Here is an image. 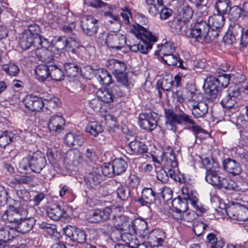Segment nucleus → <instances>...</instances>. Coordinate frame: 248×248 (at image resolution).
<instances>
[{
	"instance_id": "1",
	"label": "nucleus",
	"mask_w": 248,
	"mask_h": 248,
	"mask_svg": "<svg viewBox=\"0 0 248 248\" xmlns=\"http://www.w3.org/2000/svg\"><path fill=\"white\" fill-rule=\"evenodd\" d=\"M166 125L168 129L175 132L178 128L176 124L187 125V129L191 130L195 135L202 133L204 129L197 125L192 117L184 111L174 112L173 109H165Z\"/></svg>"
},
{
	"instance_id": "2",
	"label": "nucleus",
	"mask_w": 248,
	"mask_h": 248,
	"mask_svg": "<svg viewBox=\"0 0 248 248\" xmlns=\"http://www.w3.org/2000/svg\"><path fill=\"white\" fill-rule=\"evenodd\" d=\"M230 80L229 75H219L217 78L211 75L207 76L204 80V86L206 87L207 100L215 102L220 96L223 88L228 85Z\"/></svg>"
},
{
	"instance_id": "3",
	"label": "nucleus",
	"mask_w": 248,
	"mask_h": 248,
	"mask_svg": "<svg viewBox=\"0 0 248 248\" xmlns=\"http://www.w3.org/2000/svg\"><path fill=\"white\" fill-rule=\"evenodd\" d=\"M135 34L140 40L137 44L130 45V50L134 52H140L142 54H147L149 50L152 48V43L157 41L156 36L140 26H139L136 29Z\"/></svg>"
},
{
	"instance_id": "4",
	"label": "nucleus",
	"mask_w": 248,
	"mask_h": 248,
	"mask_svg": "<svg viewBox=\"0 0 248 248\" xmlns=\"http://www.w3.org/2000/svg\"><path fill=\"white\" fill-rule=\"evenodd\" d=\"M214 170H206L205 180L211 185L219 188H224L228 190L240 191L241 189L233 181L221 177L218 175L219 167L218 163H215Z\"/></svg>"
},
{
	"instance_id": "5",
	"label": "nucleus",
	"mask_w": 248,
	"mask_h": 248,
	"mask_svg": "<svg viewBox=\"0 0 248 248\" xmlns=\"http://www.w3.org/2000/svg\"><path fill=\"white\" fill-rule=\"evenodd\" d=\"M46 164V160L44 154L37 151L30 153L24 157L19 164V167L25 171L30 170L32 172L39 173Z\"/></svg>"
},
{
	"instance_id": "6",
	"label": "nucleus",
	"mask_w": 248,
	"mask_h": 248,
	"mask_svg": "<svg viewBox=\"0 0 248 248\" xmlns=\"http://www.w3.org/2000/svg\"><path fill=\"white\" fill-rule=\"evenodd\" d=\"M240 97V92L237 87H230L227 92L223 93L220 103L225 108L226 115L231 116L237 111Z\"/></svg>"
},
{
	"instance_id": "7",
	"label": "nucleus",
	"mask_w": 248,
	"mask_h": 248,
	"mask_svg": "<svg viewBox=\"0 0 248 248\" xmlns=\"http://www.w3.org/2000/svg\"><path fill=\"white\" fill-rule=\"evenodd\" d=\"M209 31V26L205 21H198L190 28H187L186 35L189 38L193 39L199 42H202L206 39L207 31Z\"/></svg>"
},
{
	"instance_id": "8",
	"label": "nucleus",
	"mask_w": 248,
	"mask_h": 248,
	"mask_svg": "<svg viewBox=\"0 0 248 248\" xmlns=\"http://www.w3.org/2000/svg\"><path fill=\"white\" fill-rule=\"evenodd\" d=\"M28 214V212L26 208H16L13 206H9L8 209L4 212L1 217L6 223H13L16 225L20 219L26 217Z\"/></svg>"
},
{
	"instance_id": "9",
	"label": "nucleus",
	"mask_w": 248,
	"mask_h": 248,
	"mask_svg": "<svg viewBox=\"0 0 248 248\" xmlns=\"http://www.w3.org/2000/svg\"><path fill=\"white\" fill-rule=\"evenodd\" d=\"M124 94L120 89L118 85H114L112 87H106L104 89L99 90L96 93L97 97L100 101L110 103L114 101V99L118 96H122Z\"/></svg>"
},
{
	"instance_id": "10",
	"label": "nucleus",
	"mask_w": 248,
	"mask_h": 248,
	"mask_svg": "<svg viewBox=\"0 0 248 248\" xmlns=\"http://www.w3.org/2000/svg\"><path fill=\"white\" fill-rule=\"evenodd\" d=\"M120 208H110L106 207L103 209H95L93 210L89 215L88 220L92 223H99L108 220L111 215L112 212L120 210Z\"/></svg>"
},
{
	"instance_id": "11",
	"label": "nucleus",
	"mask_w": 248,
	"mask_h": 248,
	"mask_svg": "<svg viewBox=\"0 0 248 248\" xmlns=\"http://www.w3.org/2000/svg\"><path fill=\"white\" fill-rule=\"evenodd\" d=\"M80 26L85 34L87 36L94 35L98 30V20L93 16L83 17L81 20Z\"/></svg>"
},
{
	"instance_id": "12",
	"label": "nucleus",
	"mask_w": 248,
	"mask_h": 248,
	"mask_svg": "<svg viewBox=\"0 0 248 248\" xmlns=\"http://www.w3.org/2000/svg\"><path fill=\"white\" fill-rule=\"evenodd\" d=\"M126 37L120 33H108L106 39V44L112 49L120 50L126 44Z\"/></svg>"
},
{
	"instance_id": "13",
	"label": "nucleus",
	"mask_w": 248,
	"mask_h": 248,
	"mask_svg": "<svg viewBox=\"0 0 248 248\" xmlns=\"http://www.w3.org/2000/svg\"><path fill=\"white\" fill-rule=\"evenodd\" d=\"M64 234L71 240L79 243H83L86 241L85 232L75 226H67L63 229Z\"/></svg>"
},
{
	"instance_id": "14",
	"label": "nucleus",
	"mask_w": 248,
	"mask_h": 248,
	"mask_svg": "<svg viewBox=\"0 0 248 248\" xmlns=\"http://www.w3.org/2000/svg\"><path fill=\"white\" fill-rule=\"evenodd\" d=\"M139 125L143 129L152 131L157 125V121L152 112L141 113L139 116Z\"/></svg>"
},
{
	"instance_id": "15",
	"label": "nucleus",
	"mask_w": 248,
	"mask_h": 248,
	"mask_svg": "<svg viewBox=\"0 0 248 248\" xmlns=\"http://www.w3.org/2000/svg\"><path fill=\"white\" fill-rule=\"evenodd\" d=\"M101 177L100 170L93 167L84 177V182L88 187L95 188L101 183Z\"/></svg>"
},
{
	"instance_id": "16",
	"label": "nucleus",
	"mask_w": 248,
	"mask_h": 248,
	"mask_svg": "<svg viewBox=\"0 0 248 248\" xmlns=\"http://www.w3.org/2000/svg\"><path fill=\"white\" fill-rule=\"evenodd\" d=\"M122 240L125 243V245L118 244L115 248H135L134 242H137L136 236L127 232H118V237H114V241Z\"/></svg>"
},
{
	"instance_id": "17",
	"label": "nucleus",
	"mask_w": 248,
	"mask_h": 248,
	"mask_svg": "<svg viewBox=\"0 0 248 248\" xmlns=\"http://www.w3.org/2000/svg\"><path fill=\"white\" fill-rule=\"evenodd\" d=\"M65 125V120L62 116L54 115L49 119L48 128L50 131L59 134L63 130Z\"/></svg>"
},
{
	"instance_id": "18",
	"label": "nucleus",
	"mask_w": 248,
	"mask_h": 248,
	"mask_svg": "<svg viewBox=\"0 0 248 248\" xmlns=\"http://www.w3.org/2000/svg\"><path fill=\"white\" fill-rule=\"evenodd\" d=\"M46 214L49 218L55 221L61 218H66L67 216L66 211L64 208L57 204H52L47 208Z\"/></svg>"
},
{
	"instance_id": "19",
	"label": "nucleus",
	"mask_w": 248,
	"mask_h": 248,
	"mask_svg": "<svg viewBox=\"0 0 248 248\" xmlns=\"http://www.w3.org/2000/svg\"><path fill=\"white\" fill-rule=\"evenodd\" d=\"M24 103L26 108L32 111H40L45 105L41 98L32 95H27Z\"/></svg>"
},
{
	"instance_id": "20",
	"label": "nucleus",
	"mask_w": 248,
	"mask_h": 248,
	"mask_svg": "<svg viewBox=\"0 0 248 248\" xmlns=\"http://www.w3.org/2000/svg\"><path fill=\"white\" fill-rule=\"evenodd\" d=\"M148 243L153 247L161 246L166 238V233L161 230H154L148 236Z\"/></svg>"
},
{
	"instance_id": "21",
	"label": "nucleus",
	"mask_w": 248,
	"mask_h": 248,
	"mask_svg": "<svg viewBox=\"0 0 248 248\" xmlns=\"http://www.w3.org/2000/svg\"><path fill=\"white\" fill-rule=\"evenodd\" d=\"M222 165L224 170L233 175H239L242 172V168L236 160L227 158L223 161Z\"/></svg>"
},
{
	"instance_id": "22",
	"label": "nucleus",
	"mask_w": 248,
	"mask_h": 248,
	"mask_svg": "<svg viewBox=\"0 0 248 248\" xmlns=\"http://www.w3.org/2000/svg\"><path fill=\"white\" fill-rule=\"evenodd\" d=\"M192 114L196 118H204L208 111V106L203 101L195 102L192 105Z\"/></svg>"
},
{
	"instance_id": "23",
	"label": "nucleus",
	"mask_w": 248,
	"mask_h": 248,
	"mask_svg": "<svg viewBox=\"0 0 248 248\" xmlns=\"http://www.w3.org/2000/svg\"><path fill=\"white\" fill-rule=\"evenodd\" d=\"M187 195H184V197L181 198L180 196L173 199L172 202V205L176 212L183 214L188 209V204L189 202Z\"/></svg>"
},
{
	"instance_id": "24",
	"label": "nucleus",
	"mask_w": 248,
	"mask_h": 248,
	"mask_svg": "<svg viewBox=\"0 0 248 248\" xmlns=\"http://www.w3.org/2000/svg\"><path fill=\"white\" fill-rule=\"evenodd\" d=\"M155 201V192L151 188H144L141 193V198L137 200L141 205H148Z\"/></svg>"
},
{
	"instance_id": "25",
	"label": "nucleus",
	"mask_w": 248,
	"mask_h": 248,
	"mask_svg": "<svg viewBox=\"0 0 248 248\" xmlns=\"http://www.w3.org/2000/svg\"><path fill=\"white\" fill-rule=\"evenodd\" d=\"M35 223L33 217H27L20 219L16 225L17 231L22 233H26L30 232Z\"/></svg>"
},
{
	"instance_id": "26",
	"label": "nucleus",
	"mask_w": 248,
	"mask_h": 248,
	"mask_svg": "<svg viewBox=\"0 0 248 248\" xmlns=\"http://www.w3.org/2000/svg\"><path fill=\"white\" fill-rule=\"evenodd\" d=\"M163 160H165L166 167L175 168L178 166V162L173 149L169 147L163 152Z\"/></svg>"
},
{
	"instance_id": "27",
	"label": "nucleus",
	"mask_w": 248,
	"mask_h": 248,
	"mask_svg": "<svg viewBox=\"0 0 248 248\" xmlns=\"http://www.w3.org/2000/svg\"><path fill=\"white\" fill-rule=\"evenodd\" d=\"M64 141L68 146H81L84 142V139L80 135L69 132L65 135Z\"/></svg>"
},
{
	"instance_id": "28",
	"label": "nucleus",
	"mask_w": 248,
	"mask_h": 248,
	"mask_svg": "<svg viewBox=\"0 0 248 248\" xmlns=\"http://www.w3.org/2000/svg\"><path fill=\"white\" fill-rule=\"evenodd\" d=\"M64 42L65 43L62 44V48H66L68 52H71L74 54H78V49L81 46V45L78 39L69 37Z\"/></svg>"
},
{
	"instance_id": "29",
	"label": "nucleus",
	"mask_w": 248,
	"mask_h": 248,
	"mask_svg": "<svg viewBox=\"0 0 248 248\" xmlns=\"http://www.w3.org/2000/svg\"><path fill=\"white\" fill-rule=\"evenodd\" d=\"M35 76L36 79L40 82L45 81L49 77V65L40 64L36 67Z\"/></svg>"
},
{
	"instance_id": "30",
	"label": "nucleus",
	"mask_w": 248,
	"mask_h": 248,
	"mask_svg": "<svg viewBox=\"0 0 248 248\" xmlns=\"http://www.w3.org/2000/svg\"><path fill=\"white\" fill-rule=\"evenodd\" d=\"M128 146L133 154L136 155L142 154L147 153L148 148L142 142L134 140L129 143Z\"/></svg>"
},
{
	"instance_id": "31",
	"label": "nucleus",
	"mask_w": 248,
	"mask_h": 248,
	"mask_svg": "<svg viewBox=\"0 0 248 248\" xmlns=\"http://www.w3.org/2000/svg\"><path fill=\"white\" fill-rule=\"evenodd\" d=\"M33 33L31 29L26 31L20 38V46L24 50L29 48L32 46Z\"/></svg>"
},
{
	"instance_id": "32",
	"label": "nucleus",
	"mask_w": 248,
	"mask_h": 248,
	"mask_svg": "<svg viewBox=\"0 0 248 248\" xmlns=\"http://www.w3.org/2000/svg\"><path fill=\"white\" fill-rule=\"evenodd\" d=\"M115 77L117 81L127 90L132 87L134 85V80L127 73H121Z\"/></svg>"
},
{
	"instance_id": "33",
	"label": "nucleus",
	"mask_w": 248,
	"mask_h": 248,
	"mask_svg": "<svg viewBox=\"0 0 248 248\" xmlns=\"http://www.w3.org/2000/svg\"><path fill=\"white\" fill-rule=\"evenodd\" d=\"M231 6V1L230 0H217L215 5V8L218 14L224 16L228 14Z\"/></svg>"
},
{
	"instance_id": "34",
	"label": "nucleus",
	"mask_w": 248,
	"mask_h": 248,
	"mask_svg": "<svg viewBox=\"0 0 248 248\" xmlns=\"http://www.w3.org/2000/svg\"><path fill=\"white\" fill-rule=\"evenodd\" d=\"M39 227L41 229L44 230L50 236L54 239H59L61 236L54 225L43 222L39 224Z\"/></svg>"
},
{
	"instance_id": "35",
	"label": "nucleus",
	"mask_w": 248,
	"mask_h": 248,
	"mask_svg": "<svg viewBox=\"0 0 248 248\" xmlns=\"http://www.w3.org/2000/svg\"><path fill=\"white\" fill-rule=\"evenodd\" d=\"M225 18L224 15L217 14L210 16L208 22L212 27L216 29H220L224 25Z\"/></svg>"
},
{
	"instance_id": "36",
	"label": "nucleus",
	"mask_w": 248,
	"mask_h": 248,
	"mask_svg": "<svg viewBox=\"0 0 248 248\" xmlns=\"http://www.w3.org/2000/svg\"><path fill=\"white\" fill-rule=\"evenodd\" d=\"M36 54L39 59L46 63H49L53 60V52L45 48L36 51Z\"/></svg>"
},
{
	"instance_id": "37",
	"label": "nucleus",
	"mask_w": 248,
	"mask_h": 248,
	"mask_svg": "<svg viewBox=\"0 0 248 248\" xmlns=\"http://www.w3.org/2000/svg\"><path fill=\"white\" fill-rule=\"evenodd\" d=\"M112 164L115 174L116 175H119L124 172L127 167L126 162L121 158L115 159L112 161Z\"/></svg>"
},
{
	"instance_id": "38",
	"label": "nucleus",
	"mask_w": 248,
	"mask_h": 248,
	"mask_svg": "<svg viewBox=\"0 0 248 248\" xmlns=\"http://www.w3.org/2000/svg\"><path fill=\"white\" fill-rule=\"evenodd\" d=\"M49 77L55 81H61L64 79L63 72L56 65H49Z\"/></svg>"
},
{
	"instance_id": "39",
	"label": "nucleus",
	"mask_w": 248,
	"mask_h": 248,
	"mask_svg": "<svg viewBox=\"0 0 248 248\" xmlns=\"http://www.w3.org/2000/svg\"><path fill=\"white\" fill-rule=\"evenodd\" d=\"M145 2L148 6V12L152 16L158 14L160 8L163 4V3L157 2L156 0H145Z\"/></svg>"
},
{
	"instance_id": "40",
	"label": "nucleus",
	"mask_w": 248,
	"mask_h": 248,
	"mask_svg": "<svg viewBox=\"0 0 248 248\" xmlns=\"http://www.w3.org/2000/svg\"><path fill=\"white\" fill-rule=\"evenodd\" d=\"M132 228L135 233H147V223L146 221L141 219H136L132 223Z\"/></svg>"
},
{
	"instance_id": "41",
	"label": "nucleus",
	"mask_w": 248,
	"mask_h": 248,
	"mask_svg": "<svg viewBox=\"0 0 248 248\" xmlns=\"http://www.w3.org/2000/svg\"><path fill=\"white\" fill-rule=\"evenodd\" d=\"M110 65H113V73L115 76L123 73L126 69L125 63L117 60L112 59L109 62Z\"/></svg>"
},
{
	"instance_id": "42",
	"label": "nucleus",
	"mask_w": 248,
	"mask_h": 248,
	"mask_svg": "<svg viewBox=\"0 0 248 248\" xmlns=\"http://www.w3.org/2000/svg\"><path fill=\"white\" fill-rule=\"evenodd\" d=\"M65 158L71 162L80 163L82 161V156L81 152L77 149L71 150L66 154Z\"/></svg>"
},
{
	"instance_id": "43",
	"label": "nucleus",
	"mask_w": 248,
	"mask_h": 248,
	"mask_svg": "<svg viewBox=\"0 0 248 248\" xmlns=\"http://www.w3.org/2000/svg\"><path fill=\"white\" fill-rule=\"evenodd\" d=\"M115 227H114L109 223H105L101 226L99 228L100 232L105 236H109L110 238L114 241L116 232Z\"/></svg>"
},
{
	"instance_id": "44",
	"label": "nucleus",
	"mask_w": 248,
	"mask_h": 248,
	"mask_svg": "<svg viewBox=\"0 0 248 248\" xmlns=\"http://www.w3.org/2000/svg\"><path fill=\"white\" fill-rule=\"evenodd\" d=\"M188 189L187 188H182V196H180L181 198L184 197V195H187L189 197L188 200L189 201L191 204L197 210L200 212H202V209H204L200 207L198 205V199L196 197H193L192 195H190V194L188 192Z\"/></svg>"
},
{
	"instance_id": "45",
	"label": "nucleus",
	"mask_w": 248,
	"mask_h": 248,
	"mask_svg": "<svg viewBox=\"0 0 248 248\" xmlns=\"http://www.w3.org/2000/svg\"><path fill=\"white\" fill-rule=\"evenodd\" d=\"M64 68L67 76L71 77H75L79 70L78 66L73 62L65 63Z\"/></svg>"
},
{
	"instance_id": "46",
	"label": "nucleus",
	"mask_w": 248,
	"mask_h": 248,
	"mask_svg": "<svg viewBox=\"0 0 248 248\" xmlns=\"http://www.w3.org/2000/svg\"><path fill=\"white\" fill-rule=\"evenodd\" d=\"M243 30L239 24L232 23L230 25L227 32L239 39L244 32Z\"/></svg>"
},
{
	"instance_id": "47",
	"label": "nucleus",
	"mask_w": 248,
	"mask_h": 248,
	"mask_svg": "<svg viewBox=\"0 0 248 248\" xmlns=\"http://www.w3.org/2000/svg\"><path fill=\"white\" fill-rule=\"evenodd\" d=\"M102 128L99 125H98L96 122H92L86 126L85 131L90 133L93 136H96L99 133L102 132Z\"/></svg>"
},
{
	"instance_id": "48",
	"label": "nucleus",
	"mask_w": 248,
	"mask_h": 248,
	"mask_svg": "<svg viewBox=\"0 0 248 248\" xmlns=\"http://www.w3.org/2000/svg\"><path fill=\"white\" fill-rule=\"evenodd\" d=\"M175 50V47L173 43L170 42H167L165 44H162L160 49V51L163 56L171 54L173 53Z\"/></svg>"
},
{
	"instance_id": "49",
	"label": "nucleus",
	"mask_w": 248,
	"mask_h": 248,
	"mask_svg": "<svg viewBox=\"0 0 248 248\" xmlns=\"http://www.w3.org/2000/svg\"><path fill=\"white\" fill-rule=\"evenodd\" d=\"M179 13L182 19L185 21H189L192 17L193 11L189 5H186L182 8Z\"/></svg>"
},
{
	"instance_id": "50",
	"label": "nucleus",
	"mask_w": 248,
	"mask_h": 248,
	"mask_svg": "<svg viewBox=\"0 0 248 248\" xmlns=\"http://www.w3.org/2000/svg\"><path fill=\"white\" fill-rule=\"evenodd\" d=\"M13 134L11 132L5 131L0 136V146L5 148L11 141Z\"/></svg>"
},
{
	"instance_id": "51",
	"label": "nucleus",
	"mask_w": 248,
	"mask_h": 248,
	"mask_svg": "<svg viewBox=\"0 0 248 248\" xmlns=\"http://www.w3.org/2000/svg\"><path fill=\"white\" fill-rule=\"evenodd\" d=\"M118 197L123 200L126 201L130 196V190L126 186L121 185L116 190Z\"/></svg>"
},
{
	"instance_id": "52",
	"label": "nucleus",
	"mask_w": 248,
	"mask_h": 248,
	"mask_svg": "<svg viewBox=\"0 0 248 248\" xmlns=\"http://www.w3.org/2000/svg\"><path fill=\"white\" fill-rule=\"evenodd\" d=\"M3 70L7 74L11 76H16L19 71L18 66L14 63L4 65L3 66Z\"/></svg>"
},
{
	"instance_id": "53",
	"label": "nucleus",
	"mask_w": 248,
	"mask_h": 248,
	"mask_svg": "<svg viewBox=\"0 0 248 248\" xmlns=\"http://www.w3.org/2000/svg\"><path fill=\"white\" fill-rule=\"evenodd\" d=\"M228 14L233 19H238L242 14V8L238 5L231 6Z\"/></svg>"
},
{
	"instance_id": "54",
	"label": "nucleus",
	"mask_w": 248,
	"mask_h": 248,
	"mask_svg": "<svg viewBox=\"0 0 248 248\" xmlns=\"http://www.w3.org/2000/svg\"><path fill=\"white\" fill-rule=\"evenodd\" d=\"M186 21L183 19H178L174 21L173 26L177 33H183L185 32L186 33Z\"/></svg>"
},
{
	"instance_id": "55",
	"label": "nucleus",
	"mask_w": 248,
	"mask_h": 248,
	"mask_svg": "<svg viewBox=\"0 0 248 248\" xmlns=\"http://www.w3.org/2000/svg\"><path fill=\"white\" fill-rule=\"evenodd\" d=\"M99 169L100 171L101 170L104 176L112 177L114 175H115L112 163H105L102 167L101 170Z\"/></svg>"
},
{
	"instance_id": "56",
	"label": "nucleus",
	"mask_w": 248,
	"mask_h": 248,
	"mask_svg": "<svg viewBox=\"0 0 248 248\" xmlns=\"http://www.w3.org/2000/svg\"><path fill=\"white\" fill-rule=\"evenodd\" d=\"M207 227L208 225L202 222L196 221L193 226V231L197 236H200Z\"/></svg>"
},
{
	"instance_id": "57",
	"label": "nucleus",
	"mask_w": 248,
	"mask_h": 248,
	"mask_svg": "<svg viewBox=\"0 0 248 248\" xmlns=\"http://www.w3.org/2000/svg\"><path fill=\"white\" fill-rule=\"evenodd\" d=\"M32 46L36 47L37 50H40V48H44L43 43L46 41L45 39H42L41 36L37 33H33Z\"/></svg>"
},
{
	"instance_id": "58",
	"label": "nucleus",
	"mask_w": 248,
	"mask_h": 248,
	"mask_svg": "<svg viewBox=\"0 0 248 248\" xmlns=\"http://www.w3.org/2000/svg\"><path fill=\"white\" fill-rule=\"evenodd\" d=\"M238 214L236 220L245 221L248 220V209L244 206L238 205Z\"/></svg>"
},
{
	"instance_id": "59",
	"label": "nucleus",
	"mask_w": 248,
	"mask_h": 248,
	"mask_svg": "<svg viewBox=\"0 0 248 248\" xmlns=\"http://www.w3.org/2000/svg\"><path fill=\"white\" fill-rule=\"evenodd\" d=\"M173 87V79L172 78H164L161 83V88L162 90L169 91Z\"/></svg>"
},
{
	"instance_id": "60",
	"label": "nucleus",
	"mask_w": 248,
	"mask_h": 248,
	"mask_svg": "<svg viewBox=\"0 0 248 248\" xmlns=\"http://www.w3.org/2000/svg\"><path fill=\"white\" fill-rule=\"evenodd\" d=\"M164 62L169 65H176L178 63V59L173 53L163 57Z\"/></svg>"
},
{
	"instance_id": "61",
	"label": "nucleus",
	"mask_w": 248,
	"mask_h": 248,
	"mask_svg": "<svg viewBox=\"0 0 248 248\" xmlns=\"http://www.w3.org/2000/svg\"><path fill=\"white\" fill-rule=\"evenodd\" d=\"M14 236L11 235V232L6 229H0V241L6 243L7 241L12 240Z\"/></svg>"
},
{
	"instance_id": "62",
	"label": "nucleus",
	"mask_w": 248,
	"mask_h": 248,
	"mask_svg": "<svg viewBox=\"0 0 248 248\" xmlns=\"http://www.w3.org/2000/svg\"><path fill=\"white\" fill-rule=\"evenodd\" d=\"M7 192L5 188L0 185V207H2L7 202Z\"/></svg>"
},
{
	"instance_id": "63",
	"label": "nucleus",
	"mask_w": 248,
	"mask_h": 248,
	"mask_svg": "<svg viewBox=\"0 0 248 248\" xmlns=\"http://www.w3.org/2000/svg\"><path fill=\"white\" fill-rule=\"evenodd\" d=\"M238 206H230L226 209L228 216L233 219H236L238 214Z\"/></svg>"
},
{
	"instance_id": "64",
	"label": "nucleus",
	"mask_w": 248,
	"mask_h": 248,
	"mask_svg": "<svg viewBox=\"0 0 248 248\" xmlns=\"http://www.w3.org/2000/svg\"><path fill=\"white\" fill-rule=\"evenodd\" d=\"M220 29H216L211 27V30L207 31L206 39H209L210 40H214L217 39L220 33Z\"/></svg>"
}]
</instances>
